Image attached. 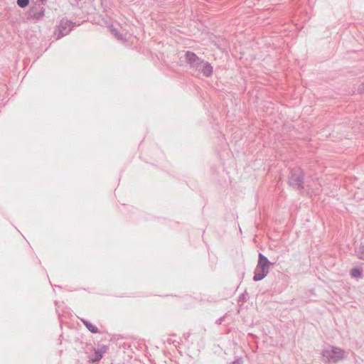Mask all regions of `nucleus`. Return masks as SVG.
<instances>
[{
  "mask_svg": "<svg viewBox=\"0 0 364 364\" xmlns=\"http://www.w3.org/2000/svg\"><path fill=\"white\" fill-rule=\"evenodd\" d=\"M80 321L92 333H97L99 332L98 328L87 319L80 318Z\"/></svg>",
  "mask_w": 364,
  "mask_h": 364,
  "instance_id": "nucleus-9",
  "label": "nucleus"
},
{
  "mask_svg": "<svg viewBox=\"0 0 364 364\" xmlns=\"http://www.w3.org/2000/svg\"><path fill=\"white\" fill-rule=\"evenodd\" d=\"M108 347L107 346H102L100 349L95 351V358L92 360L93 362L100 361L103 356V354L106 352Z\"/></svg>",
  "mask_w": 364,
  "mask_h": 364,
  "instance_id": "nucleus-10",
  "label": "nucleus"
},
{
  "mask_svg": "<svg viewBox=\"0 0 364 364\" xmlns=\"http://www.w3.org/2000/svg\"><path fill=\"white\" fill-rule=\"evenodd\" d=\"M358 90L360 93H364V82L360 85Z\"/></svg>",
  "mask_w": 364,
  "mask_h": 364,
  "instance_id": "nucleus-17",
  "label": "nucleus"
},
{
  "mask_svg": "<svg viewBox=\"0 0 364 364\" xmlns=\"http://www.w3.org/2000/svg\"><path fill=\"white\" fill-rule=\"evenodd\" d=\"M288 184L294 189L302 191L304 188V172L300 167L290 170L288 176Z\"/></svg>",
  "mask_w": 364,
  "mask_h": 364,
  "instance_id": "nucleus-1",
  "label": "nucleus"
},
{
  "mask_svg": "<svg viewBox=\"0 0 364 364\" xmlns=\"http://www.w3.org/2000/svg\"><path fill=\"white\" fill-rule=\"evenodd\" d=\"M243 359L241 357H237L235 358L232 362H231L230 364H243Z\"/></svg>",
  "mask_w": 364,
  "mask_h": 364,
  "instance_id": "nucleus-15",
  "label": "nucleus"
},
{
  "mask_svg": "<svg viewBox=\"0 0 364 364\" xmlns=\"http://www.w3.org/2000/svg\"><path fill=\"white\" fill-rule=\"evenodd\" d=\"M44 13L45 9L41 4H38L30 9L28 16L31 19L39 21L44 16Z\"/></svg>",
  "mask_w": 364,
  "mask_h": 364,
  "instance_id": "nucleus-6",
  "label": "nucleus"
},
{
  "mask_svg": "<svg viewBox=\"0 0 364 364\" xmlns=\"http://www.w3.org/2000/svg\"><path fill=\"white\" fill-rule=\"evenodd\" d=\"M268 273L269 270L261 269L256 267L254 272L253 280L255 282L260 281L263 279L268 274Z\"/></svg>",
  "mask_w": 364,
  "mask_h": 364,
  "instance_id": "nucleus-8",
  "label": "nucleus"
},
{
  "mask_svg": "<svg viewBox=\"0 0 364 364\" xmlns=\"http://www.w3.org/2000/svg\"><path fill=\"white\" fill-rule=\"evenodd\" d=\"M321 355L325 362L336 363L344 358L345 351L340 348L330 346L323 350Z\"/></svg>",
  "mask_w": 364,
  "mask_h": 364,
  "instance_id": "nucleus-2",
  "label": "nucleus"
},
{
  "mask_svg": "<svg viewBox=\"0 0 364 364\" xmlns=\"http://www.w3.org/2000/svg\"><path fill=\"white\" fill-rule=\"evenodd\" d=\"M355 255L360 259L364 260V244L355 249Z\"/></svg>",
  "mask_w": 364,
  "mask_h": 364,
  "instance_id": "nucleus-12",
  "label": "nucleus"
},
{
  "mask_svg": "<svg viewBox=\"0 0 364 364\" xmlns=\"http://www.w3.org/2000/svg\"><path fill=\"white\" fill-rule=\"evenodd\" d=\"M189 335H190V333H188V334H183V337H184L185 338H188Z\"/></svg>",
  "mask_w": 364,
  "mask_h": 364,
  "instance_id": "nucleus-19",
  "label": "nucleus"
},
{
  "mask_svg": "<svg viewBox=\"0 0 364 364\" xmlns=\"http://www.w3.org/2000/svg\"><path fill=\"white\" fill-rule=\"evenodd\" d=\"M45 1H46V0H44Z\"/></svg>",
  "mask_w": 364,
  "mask_h": 364,
  "instance_id": "nucleus-20",
  "label": "nucleus"
},
{
  "mask_svg": "<svg viewBox=\"0 0 364 364\" xmlns=\"http://www.w3.org/2000/svg\"><path fill=\"white\" fill-rule=\"evenodd\" d=\"M73 27L74 24L73 21L65 18L61 19L55 30L56 39L58 40L68 35Z\"/></svg>",
  "mask_w": 364,
  "mask_h": 364,
  "instance_id": "nucleus-3",
  "label": "nucleus"
},
{
  "mask_svg": "<svg viewBox=\"0 0 364 364\" xmlns=\"http://www.w3.org/2000/svg\"><path fill=\"white\" fill-rule=\"evenodd\" d=\"M202 58L198 57L195 53L186 50L184 54L185 63L188 65L190 69L196 70L198 68Z\"/></svg>",
  "mask_w": 364,
  "mask_h": 364,
  "instance_id": "nucleus-4",
  "label": "nucleus"
},
{
  "mask_svg": "<svg viewBox=\"0 0 364 364\" xmlns=\"http://www.w3.org/2000/svg\"><path fill=\"white\" fill-rule=\"evenodd\" d=\"M273 264L274 263L269 262L266 256H264L262 253H259L257 264L256 266L257 267L261 269L269 271V267L273 266Z\"/></svg>",
  "mask_w": 364,
  "mask_h": 364,
  "instance_id": "nucleus-7",
  "label": "nucleus"
},
{
  "mask_svg": "<svg viewBox=\"0 0 364 364\" xmlns=\"http://www.w3.org/2000/svg\"><path fill=\"white\" fill-rule=\"evenodd\" d=\"M200 63H200L198 68H196L195 71L201 73L205 77H211L213 73V67L212 65L203 59Z\"/></svg>",
  "mask_w": 364,
  "mask_h": 364,
  "instance_id": "nucleus-5",
  "label": "nucleus"
},
{
  "mask_svg": "<svg viewBox=\"0 0 364 364\" xmlns=\"http://www.w3.org/2000/svg\"><path fill=\"white\" fill-rule=\"evenodd\" d=\"M350 274L352 278L360 279L363 276V272L359 267H354L350 270Z\"/></svg>",
  "mask_w": 364,
  "mask_h": 364,
  "instance_id": "nucleus-11",
  "label": "nucleus"
},
{
  "mask_svg": "<svg viewBox=\"0 0 364 364\" xmlns=\"http://www.w3.org/2000/svg\"><path fill=\"white\" fill-rule=\"evenodd\" d=\"M245 294H242L240 296L239 301H245Z\"/></svg>",
  "mask_w": 364,
  "mask_h": 364,
  "instance_id": "nucleus-18",
  "label": "nucleus"
},
{
  "mask_svg": "<svg viewBox=\"0 0 364 364\" xmlns=\"http://www.w3.org/2000/svg\"><path fill=\"white\" fill-rule=\"evenodd\" d=\"M112 33L117 38L122 39V34L116 28L111 29Z\"/></svg>",
  "mask_w": 364,
  "mask_h": 364,
  "instance_id": "nucleus-14",
  "label": "nucleus"
},
{
  "mask_svg": "<svg viewBox=\"0 0 364 364\" xmlns=\"http://www.w3.org/2000/svg\"><path fill=\"white\" fill-rule=\"evenodd\" d=\"M225 316L226 315H224V316L220 317L218 319H217L215 321V323L218 325H220L222 323V322L225 320Z\"/></svg>",
  "mask_w": 364,
  "mask_h": 364,
  "instance_id": "nucleus-16",
  "label": "nucleus"
},
{
  "mask_svg": "<svg viewBox=\"0 0 364 364\" xmlns=\"http://www.w3.org/2000/svg\"><path fill=\"white\" fill-rule=\"evenodd\" d=\"M29 1V0H17V5L21 8H25L28 5Z\"/></svg>",
  "mask_w": 364,
  "mask_h": 364,
  "instance_id": "nucleus-13",
  "label": "nucleus"
}]
</instances>
